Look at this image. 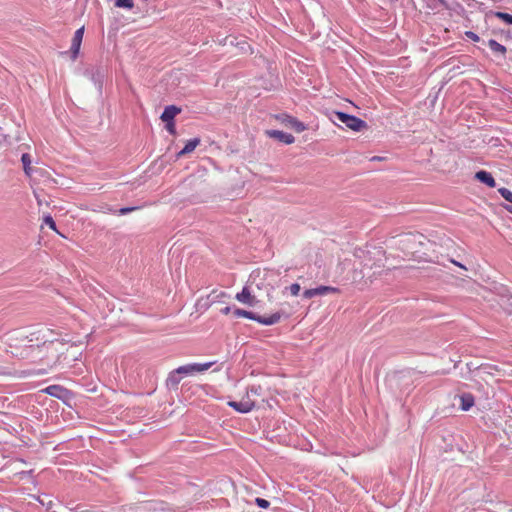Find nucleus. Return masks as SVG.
Listing matches in <instances>:
<instances>
[{"mask_svg":"<svg viewBox=\"0 0 512 512\" xmlns=\"http://www.w3.org/2000/svg\"><path fill=\"white\" fill-rule=\"evenodd\" d=\"M335 118L345 124L349 129L359 132L367 126L366 122L354 115H350L341 111H335L333 113Z\"/></svg>","mask_w":512,"mask_h":512,"instance_id":"1","label":"nucleus"},{"mask_svg":"<svg viewBox=\"0 0 512 512\" xmlns=\"http://www.w3.org/2000/svg\"><path fill=\"white\" fill-rule=\"evenodd\" d=\"M44 370H12L9 367L0 365V376L15 377V378H27L30 376L43 375Z\"/></svg>","mask_w":512,"mask_h":512,"instance_id":"2","label":"nucleus"},{"mask_svg":"<svg viewBox=\"0 0 512 512\" xmlns=\"http://www.w3.org/2000/svg\"><path fill=\"white\" fill-rule=\"evenodd\" d=\"M214 362H206V363H190L177 368V372H179L182 376H189L195 373H201L208 370Z\"/></svg>","mask_w":512,"mask_h":512,"instance_id":"3","label":"nucleus"},{"mask_svg":"<svg viewBox=\"0 0 512 512\" xmlns=\"http://www.w3.org/2000/svg\"><path fill=\"white\" fill-rule=\"evenodd\" d=\"M84 30H85V28H84V26H82L79 29H77L73 35L72 43H71V47H70V53H71L72 60H75L79 55L81 43L83 40Z\"/></svg>","mask_w":512,"mask_h":512,"instance_id":"4","label":"nucleus"},{"mask_svg":"<svg viewBox=\"0 0 512 512\" xmlns=\"http://www.w3.org/2000/svg\"><path fill=\"white\" fill-rule=\"evenodd\" d=\"M283 123L290 125L295 129L296 132L300 133L306 129V126L303 122L299 121L297 118L292 117L287 114H282L278 117Z\"/></svg>","mask_w":512,"mask_h":512,"instance_id":"5","label":"nucleus"},{"mask_svg":"<svg viewBox=\"0 0 512 512\" xmlns=\"http://www.w3.org/2000/svg\"><path fill=\"white\" fill-rule=\"evenodd\" d=\"M267 135L285 144H292L295 141L292 134L280 130H268Z\"/></svg>","mask_w":512,"mask_h":512,"instance_id":"6","label":"nucleus"},{"mask_svg":"<svg viewBox=\"0 0 512 512\" xmlns=\"http://www.w3.org/2000/svg\"><path fill=\"white\" fill-rule=\"evenodd\" d=\"M228 405L240 413H248L254 408V402L251 400L230 401Z\"/></svg>","mask_w":512,"mask_h":512,"instance_id":"7","label":"nucleus"},{"mask_svg":"<svg viewBox=\"0 0 512 512\" xmlns=\"http://www.w3.org/2000/svg\"><path fill=\"white\" fill-rule=\"evenodd\" d=\"M281 317H282L281 312H275L268 317L257 315L255 321L262 325L270 326V325H274V324L278 323L280 321Z\"/></svg>","mask_w":512,"mask_h":512,"instance_id":"8","label":"nucleus"},{"mask_svg":"<svg viewBox=\"0 0 512 512\" xmlns=\"http://www.w3.org/2000/svg\"><path fill=\"white\" fill-rule=\"evenodd\" d=\"M42 391L44 393H46L52 397H56L58 399L64 398L67 394V389H65L64 387H62L60 385H50V386L46 387L45 389H43Z\"/></svg>","mask_w":512,"mask_h":512,"instance_id":"9","label":"nucleus"},{"mask_svg":"<svg viewBox=\"0 0 512 512\" xmlns=\"http://www.w3.org/2000/svg\"><path fill=\"white\" fill-rule=\"evenodd\" d=\"M180 112H181V108H179L175 105L166 106L160 116V119L163 122L164 121H174L175 116L178 115Z\"/></svg>","mask_w":512,"mask_h":512,"instance_id":"10","label":"nucleus"},{"mask_svg":"<svg viewBox=\"0 0 512 512\" xmlns=\"http://www.w3.org/2000/svg\"><path fill=\"white\" fill-rule=\"evenodd\" d=\"M475 178L481 183L486 184L490 188H494L496 186V182L492 174L485 170H480L476 172Z\"/></svg>","mask_w":512,"mask_h":512,"instance_id":"11","label":"nucleus"},{"mask_svg":"<svg viewBox=\"0 0 512 512\" xmlns=\"http://www.w3.org/2000/svg\"><path fill=\"white\" fill-rule=\"evenodd\" d=\"M235 298L237 301L249 306H253L255 302V297L251 295L249 288L246 286L243 287L241 292L236 294Z\"/></svg>","mask_w":512,"mask_h":512,"instance_id":"12","label":"nucleus"},{"mask_svg":"<svg viewBox=\"0 0 512 512\" xmlns=\"http://www.w3.org/2000/svg\"><path fill=\"white\" fill-rule=\"evenodd\" d=\"M182 380V376L179 372H177V368L171 371L167 377L166 385L171 389H175L178 387L180 381Z\"/></svg>","mask_w":512,"mask_h":512,"instance_id":"13","label":"nucleus"},{"mask_svg":"<svg viewBox=\"0 0 512 512\" xmlns=\"http://www.w3.org/2000/svg\"><path fill=\"white\" fill-rule=\"evenodd\" d=\"M488 46L489 48L495 53V54H498L500 56H502L503 58H505V55H506V52H507V49L504 45L498 43L496 40L494 39H490L488 41Z\"/></svg>","mask_w":512,"mask_h":512,"instance_id":"14","label":"nucleus"},{"mask_svg":"<svg viewBox=\"0 0 512 512\" xmlns=\"http://www.w3.org/2000/svg\"><path fill=\"white\" fill-rule=\"evenodd\" d=\"M200 138H192L188 140L183 149L178 153L179 156L189 154L199 145Z\"/></svg>","mask_w":512,"mask_h":512,"instance_id":"15","label":"nucleus"},{"mask_svg":"<svg viewBox=\"0 0 512 512\" xmlns=\"http://www.w3.org/2000/svg\"><path fill=\"white\" fill-rule=\"evenodd\" d=\"M460 400H461L460 407L463 411H468L474 405V397L469 393L463 394L460 397Z\"/></svg>","mask_w":512,"mask_h":512,"instance_id":"16","label":"nucleus"},{"mask_svg":"<svg viewBox=\"0 0 512 512\" xmlns=\"http://www.w3.org/2000/svg\"><path fill=\"white\" fill-rule=\"evenodd\" d=\"M498 192L506 201L511 203V205L505 206V209L508 212L512 213V191H510L509 189H507L505 187H502V188L498 189Z\"/></svg>","mask_w":512,"mask_h":512,"instance_id":"17","label":"nucleus"},{"mask_svg":"<svg viewBox=\"0 0 512 512\" xmlns=\"http://www.w3.org/2000/svg\"><path fill=\"white\" fill-rule=\"evenodd\" d=\"M316 292H317V296H324L329 293H339L340 290L337 287L321 285V286L316 287Z\"/></svg>","mask_w":512,"mask_h":512,"instance_id":"18","label":"nucleus"},{"mask_svg":"<svg viewBox=\"0 0 512 512\" xmlns=\"http://www.w3.org/2000/svg\"><path fill=\"white\" fill-rule=\"evenodd\" d=\"M233 313L236 317H244V318H248L250 320H253L255 321L256 320V316L257 314L251 312V311H247V310H244V309H240V308H235L233 310Z\"/></svg>","mask_w":512,"mask_h":512,"instance_id":"19","label":"nucleus"},{"mask_svg":"<svg viewBox=\"0 0 512 512\" xmlns=\"http://www.w3.org/2000/svg\"><path fill=\"white\" fill-rule=\"evenodd\" d=\"M21 162L23 164V169H24L25 174L27 176H30L31 175V171H32L30 155L28 153L22 154Z\"/></svg>","mask_w":512,"mask_h":512,"instance_id":"20","label":"nucleus"},{"mask_svg":"<svg viewBox=\"0 0 512 512\" xmlns=\"http://www.w3.org/2000/svg\"><path fill=\"white\" fill-rule=\"evenodd\" d=\"M102 78L103 74L100 69H97L95 72H92L91 80L98 86L99 90L102 88Z\"/></svg>","mask_w":512,"mask_h":512,"instance_id":"21","label":"nucleus"},{"mask_svg":"<svg viewBox=\"0 0 512 512\" xmlns=\"http://www.w3.org/2000/svg\"><path fill=\"white\" fill-rule=\"evenodd\" d=\"M115 6L117 8H125L131 10L134 7L133 0H116Z\"/></svg>","mask_w":512,"mask_h":512,"instance_id":"22","label":"nucleus"},{"mask_svg":"<svg viewBox=\"0 0 512 512\" xmlns=\"http://www.w3.org/2000/svg\"><path fill=\"white\" fill-rule=\"evenodd\" d=\"M495 16L505 21L507 24L512 25V14L506 12H495Z\"/></svg>","mask_w":512,"mask_h":512,"instance_id":"23","label":"nucleus"},{"mask_svg":"<svg viewBox=\"0 0 512 512\" xmlns=\"http://www.w3.org/2000/svg\"><path fill=\"white\" fill-rule=\"evenodd\" d=\"M316 296H317L316 288L306 289L303 292V298H305V299H311Z\"/></svg>","mask_w":512,"mask_h":512,"instance_id":"24","label":"nucleus"},{"mask_svg":"<svg viewBox=\"0 0 512 512\" xmlns=\"http://www.w3.org/2000/svg\"><path fill=\"white\" fill-rule=\"evenodd\" d=\"M255 503L258 507L266 509L270 506V502L264 498H256Z\"/></svg>","mask_w":512,"mask_h":512,"instance_id":"25","label":"nucleus"},{"mask_svg":"<svg viewBox=\"0 0 512 512\" xmlns=\"http://www.w3.org/2000/svg\"><path fill=\"white\" fill-rule=\"evenodd\" d=\"M166 123V130L171 134H176L175 122L174 121H164Z\"/></svg>","mask_w":512,"mask_h":512,"instance_id":"26","label":"nucleus"},{"mask_svg":"<svg viewBox=\"0 0 512 512\" xmlns=\"http://www.w3.org/2000/svg\"><path fill=\"white\" fill-rule=\"evenodd\" d=\"M44 223L48 225L52 230H56V224L50 215L44 217Z\"/></svg>","mask_w":512,"mask_h":512,"instance_id":"27","label":"nucleus"},{"mask_svg":"<svg viewBox=\"0 0 512 512\" xmlns=\"http://www.w3.org/2000/svg\"><path fill=\"white\" fill-rule=\"evenodd\" d=\"M288 289L293 296H297L300 292V285L298 283H293L289 286Z\"/></svg>","mask_w":512,"mask_h":512,"instance_id":"28","label":"nucleus"},{"mask_svg":"<svg viewBox=\"0 0 512 512\" xmlns=\"http://www.w3.org/2000/svg\"><path fill=\"white\" fill-rule=\"evenodd\" d=\"M39 502L46 507L47 510L51 511L53 508V501L48 499L47 501L44 498H40Z\"/></svg>","mask_w":512,"mask_h":512,"instance_id":"29","label":"nucleus"},{"mask_svg":"<svg viewBox=\"0 0 512 512\" xmlns=\"http://www.w3.org/2000/svg\"><path fill=\"white\" fill-rule=\"evenodd\" d=\"M465 35L474 42H478L480 40L479 36L473 31H467L465 32Z\"/></svg>","mask_w":512,"mask_h":512,"instance_id":"30","label":"nucleus"},{"mask_svg":"<svg viewBox=\"0 0 512 512\" xmlns=\"http://www.w3.org/2000/svg\"><path fill=\"white\" fill-rule=\"evenodd\" d=\"M136 209H137V207H124V208H121L119 210V214L120 215H125V214H127L129 212H132V211L136 210Z\"/></svg>","mask_w":512,"mask_h":512,"instance_id":"31","label":"nucleus"},{"mask_svg":"<svg viewBox=\"0 0 512 512\" xmlns=\"http://www.w3.org/2000/svg\"><path fill=\"white\" fill-rule=\"evenodd\" d=\"M150 509V505L149 504H142V505H139L136 507V511L137 512H144L146 510H149Z\"/></svg>","mask_w":512,"mask_h":512,"instance_id":"32","label":"nucleus"},{"mask_svg":"<svg viewBox=\"0 0 512 512\" xmlns=\"http://www.w3.org/2000/svg\"><path fill=\"white\" fill-rule=\"evenodd\" d=\"M230 311H231V307H229V306L224 307V308L221 310L222 314H224V315H227L228 313H230Z\"/></svg>","mask_w":512,"mask_h":512,"instance_id":"33","label":"nucleus"},{"mask_svg":"<svg viewBox=\"0 0 512 512\" xmlns=\"http://www.w3.org/2000/svg\"><path fill=\"white\" fill-rule=\"evenodd\" d=\"M452 263H453V264H455V265H457V266H459L460 268H462V269H465V270H466V267H465L464 265H462L461 263H459V262H457V261H455V260H452Z\"/></svg>","mask_w":512,"mask_h":512,"instance_id":"34","label":"nucleus"},{"mask_svg":"<svg viewBox=\"0 0 512 512\" xmlns=\"http://www.w3.org/2000/svg\"><path fill=\"white\" fill-rule=\"evenodd\" d=\"M371 160H372V161L382 160V158H381V157H379V156H374V157H372V158H371Z\"/></svg>","mask_w":512,"mask_h":512,"instance_id":"35","label":"nucleus"},{"mask_svg":"<svg viewBox=\"0 0 512 512\" xmlns=\"http://www.w3.org/2000/svg\"><path fill=\"white\" fill-rule=\"evenodd\" d=\"M45 338H46V335H43L42 339H44V342H47V339H45Z\"/></svg>","mask_w":512,"mask_h":512,"instance_id":"36","label":"nucleus"},{"mask_svg":"<svg viewBox=\"0 0 512 512\" xmlns=\"http://www.w3.org/2000/svg\"><path fill=\"white\" fill-rule=\"evenodd\" d=\"M45 338H46V335H43L42 339H44V342H47V339H45Z\"/></svg>","mask_w":512,"mask_h":512,"instance_id":"37","label":"nucleus"},{"mask_svg":"<svg viewBox=\"0 0 512 512\" xmlns=\"http://www.w3.org/2000/svg\"><path fill=\"white\" fill-rule=\"evenodd\" d=\"M45 338H46V335H43L42 339H44V342H47V339H45Z\"/></svg>","mask_w":512,"mask_h":512,"instance_id":"38","label":"nucleus"}]
</instances>
